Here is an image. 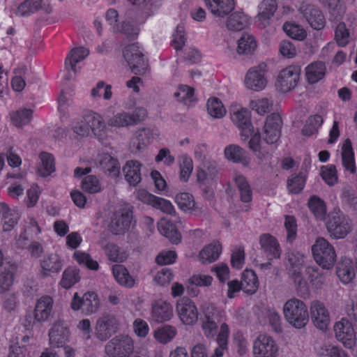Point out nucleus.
<instances>
[{
	"mask_svg": "<svg viewBox=\"0 0 357 357\" xmlns=\"http://www.w3.org/2000/svg\"><path fill=\"white\" fill-rule=\"evenodd\" d=\"M283 313L287 321L295 328H303L308 323L309 313L307 306L298 298L288 300L284 305Z\"/></svg>",
	"mask_w": 357,
	"mask_h": 357,
	"instance_id": "1",
	"label": "nucleus"
},
{
	"mask_svg": "<svg viewBox=\"0 0 357 357\" xmlns=\"http://www.w3.org/2000/svg\"><path fill=\"white\" fill-rule=\"evenodd\" d=\"M226 316L224 310L212 305L206 307L201 317L202 328L205 337L208 339L214 338L218 335V325L226 324Z\"/></svg>",
	"mask_w": 357,
	"mask_h": 357,
	"instance_id": "2",
	"label": "nucleus"
},
{
	"mask_svg": "<svg viewBox=\"0 0 357 357\" xmlns=\"http://www.w3.org/2000/svg\"><path fill=\"white\" fill-rule=\"evenodd\" d=\"M134 349V340L128 335L119 334L106 343L104 351L107 357H130Z\"/></svg>",
	"mask_w": 357,
	"mask_h": 357,
	"instance_id": "3",
	"label": "nucleus"
},
{
	"mask_svg": "<svg viewBox=\"0 0 357 357\" xmlns=\"http://www.w3.org/2000/svg\"><path fill=\"white\" fill-rule=\"evenodd\" d=\"M315 261L324 269L331 268L336 261L333 246L324 238H318L312 247Z\"/></svg>",
	"mask_w": 357,
	"mask_h": 357,
	"instance_id": "4",
	"label": "nucleus"
},
{
	"mask_svg": "<svg viewBox=\"0 0 357 357\" xmlns=\"http://www.w3.org/2000/svg\"><path fill=\"white\" fill-rule=\"evenodd\" d=\"M326 228L331 238H344L351 231V220L342 212L333 211L328 215Z\"/></svg>",
	"mask_w": 357,
	"mask_h": 357,
	"instance_id": "5",
	"label": "nucleus"
},
{
	"mask_svg": "<svg viewBox=\"0 0 357 357\" xmlns=\"http://www.w3.org/2000/svg\"><path fill=\"white\" fill-rule=\"evenodd\" d=\"M119 329V321L116 315L104 313L96 321L95 336L98 340L105 342L116 333Z\"/></svg>",
	"mask_w": 357,
	"mask_h": 357,
	"instance_id": "6",
	"label": "nucleus"
},
{
	"mask_svg": "<svg viewBox=\"0 0 357 357\" xmlns=\"http://www.w3.org/2000/svg\"><path fill=\"white\" fill-rule=\"evenodd\" d=\"M123 56L133 73L144 75L146 73L148 63L138 43H132L126 46L123 51Z\"/></svg>",
	"mask_w": 357,
	"mask_h": 357,
	"instance_id": "7",
	"label": "nucleus"
},
{
	"mask_svg": "<svg viewBox=\"0 0 357 357\" xmlns=\"http://www.w3.org/2000/svg\"><path fill=\"white\" fill-rule=\"evenodd\" d=\"M146 111L144 108H137L132 113L121 112L107 119V124L112 127L121 128L134 126L144 120Z\"/></svg>",
	"mask_w": 357,
	"mask_h": 357,
	"instance_id": "8",
	"label": "nucleus"
},
{
	"mask_svg": "<svg viewBox=\"0 0 357 357\" xmlns=\"http://www.w3.org/2000/svg\"><path fill=\"white\" fill-rule=\"evenodd\" d=\"M278 349L273 338L267 335H259L252 347L254 357H277Z\"/></svg>",
	"mask_w": 357,
	"mask_h": 357,
	"instance_id": "9",
	"label": "nucleus"
},
{
	"mask_svg": "<svg viewBox=\"0 0 357 357\" xmlns=\"http://www.w3.org/2000/svg\"><path fill=\"white\" fill-rule=\"evenodd\" d=\"M300 72V69L294 66L283 69L278 76L275 83L277 89L282 93L294 89L299 80Z\"/></svg>",
	"mask_w": 357,
	"mask_h": 357,
	"instance_id": "10",
	"label": "nucleus"
},
{
	"mask_svg": "<svg viewBox=\"0 0 357 357\" xmlns=\"http://www.w3.org/2000/svg\"><path fill=\"white\" fill-rule=\"evenodd\" d=\"M132 218V212L128 206L122 207L116 211L109 224V229L112 234L119 235L128 230Z\"/></svg>",
	"mask_w": 357,
	"mask_h": 357,
	"instance_id": "11",
	"label": "nucleus"
},
{
	"mask_svg": "<svg viewBox=\"0 0 357 357\" xmlns=\"http://www.w3.org/2000/svg\"><path fill=\"white\" fill-rule=\"evenodd\" d=\"M99 301L96 294L87 292L79 297L75 293L71 302V307L74 310H81L85 314H91L96 312L99 308Z\"/></svg>",
	"mask_w": 357,
	"mask_h": 357,
	"instance_id": "12",
	"label": "nucleus"
},
{
	"mask_svg": "<svg viewBox=\"0 0 357 357\" xmlns=\"http://www.w3.org/2000/svg\"><path fill=\"white\" fill-rule=\"evenodd\" d=\"M159 136L157 128H143L135 132L130 139V149L132 152L137 153L144 149L153 139Z\"/></svg>",
	"mask_w": 357,
	"mask_h": 357,
	"instance_id": "13",
	"label": "nucleus"
},
{
	"mask_svg": "<svg viewBox=\"0 0 357 357\" xmlns=\"http://www.w3.org/2000/svg\"><path fill=\"white\" fill-rule=\"evenodd\" d=\"M176 312L181 321L186 325L194 324L198 319V311L194 302L183 297L176 303Z\"/></svg>",
	"mask_w": 357,
	"mask_h": 357,
	"instance_id": "14",
	"label": "nucleus"
},
{
	"mask_svg": "<svg viewBox=\"0 0 357 357\" xmlns=\"http://www.w3.org/2000/svg\"><path fill=\"white\" fill-rule=\"evenodd\" d=\"M70 330L63 321H56L49 331V341L52 347H64L70 340Z\"/></svg>",
	"mask_w": 357,
	"mask_h": 357,
	"instance_id": "15",
	"label": "nucleus"
},
{
	"mask_svg": "<svg viewBox=\"0 0 357 357\" xmlns=\"http://www.w3.org/2000/svg\"><path fill=\"white\" fill-rule=\"evenodd\" d=\"M265 70L266 65L263 63L251 68L248 71L245 78V86L248 89L256 91L264 89L267 83L264 77Z\"/></svg>",
	"mask_w": 357,
	"mask_h": 357,
	"instance_id": "16",
	"label": "nucleus"
},
{
	"mask_svg": "<svg viewBox=\"0 0 357 357\" xmlns=\"http://www.w3.org/2000/svg\"><path fill=\"white\" fill-rule=\"evenodd\" d=\"M335 337L347 348L351 349L356 344V335L351 324L345 319L335 323L334 326Z\"/></svg>",
	"mask_w": 357,
	"mask_h": 357,
	"instance_id": "17",
	"label": "nucleus"
},
{
	"mask_svg": "<svg viewBox=\"0 0 357 357\" xmlns=\"http://www.w3.org/2000/svg\"><path fill=\"white\" fill-rule=\"evenodd\" d=\"M231 119L240 130L241 135L244 137V140L252 135L253 127L249 110L245 108L234 110L231 113Z\"/></svg>",
	"mask_w": 357,
	"mask_h": 357,
	"instance_id": "18",
	"label": "nucleus"
},
{
	"mask_svg": "<svg viewBox=\"0 0 357 357\" xmlns=\"http://www.w3.org/2000/svg\"><path fill=\"white\" fill-rule=\"evenodd\" d=\"M282 119L277 113H273L266 118L264 124V139L267 144L278 142L280 135Z\"/></svg>",
	"mask_w": 357,
	"mask_h": 357,
	"instance_id": "19",
	"label": "nucleus"
},
{
	"mask_svg": "<svg viewBox=\"0 0 357 357\" xmlns=\"http://www.w3.org/2000/svg\"><path fill=\"white\" fill-rule=\"evenodd\" d=\"M310 314L312 320L317 328L321 331L327 329L330 322L329 313L321 302L319 301L312 302Z\"/></svg>",
	"mask_w": 357,
	"mask_h": 357,
	"instance_id": "20",
	"label": "nucleus"
},
{
	"mask_svg": "<svg viewBox=\"0 0 357 357\" xmlns=\"http://www.w3.org/2000/svg\"><path fill=\"white\" fill-rule=\"evenodd\" d=\"M211 13L215 17L224 18L235 8L234 0H204Z\"/></svg>",
	"mask_w": 357,
	"mask_h": 357,
	"instance_id": "21",
	"label": "nucleus"
},
{
	"mask_svg": "<svg viewBox=\"0 0 357 357\" xmlns=\"http://www.w3.org/2000/svg\"><path fill=\"white\" fill-rule=\"evenodd\" d=\"M259 244L268 260L280 259L282 250L278 241L269 234H263L259 237Z\"/></svg>",
	"mask_w": 357,
	"mask_h": 357,
	"instance_id": "22",
	"label": "nucleus"
},
{
	"mask_svg": "<svg viewBox=\"0 0 357 357\" xmlns=\"http://www.w3.org/2000/svg\"><path fill=\"white\" fill-rule=\"evenodd\" d=\"M301 12L310 25L314 29L320 30L325 25V18L321 11L313 5H303Z\"/></svg>",
	"mask_w": 357,
	"mask_h": 357,
	"instance_id": "23",
	"label": "nucleus"
},
{
	"mask_svg": "<svg viewBox=\"0 0 357 357\" xmlns=\"http://www.w3.org/2000/svg\"><path fill=\"white\" fill-rule=\"evenodd\" d=\"M152 318L156 322L169 321L173 316V309L169 303L158 300L152 305Z\"/></svg>",
	"mask_w": 357,
	"mask_h": 357,
	"instance_id": "24",
	"label": "nucleus"
},
{
	"mask_svg": "<svg viewBox=\"0 0 357 357\" xmlns=\"http://www.w3.org/2000/svg\"><path fill=\"white\" fill-rule=\"evenodd\" d=\"M84 119L89 126V130L98 137H102L106 130V124L102 117L93 111H87L83 114Z\"/></svg>",
	"mask_w": 357,
	"mask_h": 357,
	"instance_id": "25",
	"label": "nucleus"
},
{
	"mask_svg": "<svg viewBox=\"0 0 357 357\" xmlns=\"http://www.w3.org/2000/svg\"><path fill=\"white\" fill-rule=\"evenodd\" d=\"M40 267L43 275L47 277L52 273L60 272L63 267V262L58 255L52 253L43 257L40 261Z\"/></svg>",
	"mask_w": 357,
	"mask_h": 357,
	"instance_id": "26",
	"label": "nucleus"
},
{
	"mask_svg": "<svg viewBox=\"0 0 357 357\" xmlns=\"http://www.w3.org/2000/svg\"><path fill=\"white\" fill-rule=\"evenodd\" d=\"M342 164L344 170L350 174L356 172V166L354 157V152L350 139H346L342 146Z\"/></svg>",
	"mask_w": 357,
	"mask_h": 357,
	"instance_id": "27",
	"label": "nucleus"
},
{
	"mask_svg": "<svg viewBox=\"0 0 357 357\" xmlns=\"http://www.w3.org/2000/svg\"><path fill=\"white\" fill-rule=\"evenodd\" d=\"M53 307V299L48 296L40 298L36 304L34 309L35 319L38 322L47 320L50 317Z\"/></svg>",
	"mask_w": 357,
	"mask_h": 357,
	"instance_id": "28",
	"label": "nucleus"
},
{
	"mask_svg": "<svg viewBox=\"0 0 357 357\" xmlns=\"http://www.w3.org/2000/svg\"><path fill=\"white\" fill-rule=\"evenodd\" d=\"M141 162L137 160H128L123 167L125 179L132 186H137L142 181Z\"/></svg>",
	"mask_w": 357,
	"mask_h": 357,
	"instance_id": "29",
	"label": "nucleus"
},
{
	"mask_svg": "<svg viewBox=\"0 0 357 357\" xmlns=\"http://www.w3.org/2000/svg\"><path fill=\"white\" fill-rule=\"evenodd\" d=\"M0 213L2 215L3 230L4 231H11L20 219L18 211L15 208H10L5 203H1Z\"/></svg>",
	"mask_w": 357,
	"mask_h": 357,
	"instance_id": "30",
	"label": "nucleus"
},
{
	"mask_svg": "<svg viewBox=\"0 0 357 357\" xmlns=\"http://www.w3.org/2000/svg\"><path fill=\"white\" fill-rule=\"evenodd\" d=\"M158 229L159 232L167 238L172 243L178 244L180 243L181 235L171 221L165 218L161 219L158 223Z\"/></svg>",
	"mask_w": 357,
	"mask_h": 357,
	"instance_id": "31",
	"label": "nucleus"
},
{
	"mask_svg": "<svg viewBox=\"0 0 357 357\" xmlns=\"http://www.w3.org/2000/svg\"><path fill=\"white\" fill-rule=\"evenodd\" d=\"M337 275L344 284H348L356 275L352 261L349 258L342 259L337 266Z\"/></svg>",
	"mask_w": 357,
	"mask_h": 357,
	"instance_id": "32",
	"label": "nucleus"
},
{
	"mask_svg": "<svg viewBox=\"0 0 357 357\" xmlns=\"http://www.w3.org/2000/svg\"><path fill=\"white\" fill-rule=\"evenodd\" d=\"M258 8L257 19L261 22V25L265 27L277 9L276 2L275 0H264Z\"/></svg>",
	"mask_w": 357,
	"mask_h": 357,
	"instance_id": "33",
	"label": "nucleus"
},
{
	"mask_svg": "<svg viewBox=\"0 0 357 357\" xmlns=\"http://www.w3.org/2000/svg\"><path fill=\"white\" fill-rule=\"evenodd\" d=\"M222 252V245L218 241L205 246L199 252L200 261L204 264H211L216 261Z\"/></svg>",
	"mask_w": 357,
	"mask_h": 357,
	"instance_id": "34",
	"label": "nucleus"
},
{
	"mask_svg": "<svg viewBox=\"0 0 357 357\" xmlns=\"http://www.w3.org/2000/svg\"><path fill=\"white\" fill-rule=\"evenodd\" d=\"M306 77L309 83L314 84L321 80L326 75V67L321 61H315L309 64L306 68Z\"/></svg>",
	"mask_w": 357,
	"mask_h": 357,
	"instance_id": "35",
	"label": "nucleus"
},
{
	"mask_svg": "<svg viewBox=\"0 0 357 357\" xmlns=\"http://www.w3.org/2000/svg\"><path fill=\"white\" fill-rule=\"evenodd\" d=\"M89 54V50L83 47L73 49L65 60L66 68L76 72V63L84 59Z\"/></svg>",
	"mask_w": 357,
	"mask_h": 357,
	"instance_id": "36",
	"label": "nucleus"
},
{
	"mask_svg": "<svg viewBox=\"0 0 357 357\" xmlns=\"http://www.w3.org/2000/svg\"><path fill=\"white\" fill-rule=\"evenodd\" d=\"M112 273L115 280L120 285L127 288H132L135 285V280L123 265H114L112 268Z\"/></svg>",
	"mask_w": 357,
	"mask_h": 357,
	"instance_id": "37",
	"label": "nucleus"
},
{
	"mask_svg": "<svg viewBox=\"0 0 357 357\" xmlns=\"http://www.w3.org/2000/svg\"><path fill=\"white\" fill-rule=\"evenodd\" d=\"M233 178L238 189L241 200L243 202H250L252 198V192L245 177L241 174L235 173Z\"/></svg>",
	"mask_w": 357,
	"mask_h": 357,
	"instance_id": "38",
	"label": "nucleus"
},
{
	"mask_svg": "<svg viewBox=\"0 0 357 357\" xmlns=\"http://www.w3.org/2000/svg\"><path fill=\"white\" fill-rule=\"evenodd\" d=\"M244 292L252 294L259 287V281L256 273L252 270H245L242 274L241 282Z\"/></svg>",
	"mask_w": 357,
	"mask_h": 357,
	"instance_id": "39",
	"label": "nucleus"
},
{
	"mask_svg": "<svg viewBox=\"0 0 357 357\" xmlns=\"http://www.w3.org/2000/svg\"><path fill=\"white\" fill-rule=\"evenodd\" d=\"M248 17L243 12L236 11L231 14L227 21V27L232 31H241L247 26Z\"/></svg>",
	"mask_w": 357,
	"mask_h": 357,
	"instance_id": "40",
	"label": "nucleus"
},
{
	"mask_svg": "<svg viewBox=\"0 0 357 357\" xmlns=\"http://www.w3.org/2000/svg\"><path fill=\"white\" fill-rule=\"evenodd\" d=\"M15 266L8 265L0 272V294L10 289L14 282Z\"/></svg>",
	"mask_w": 357,
	"mask_h": 357,
	"instance_id": "41",
	"label": "nucleus"
},
{
	"mask_svg": "<svg viewBox=\"0 0 357 357\" xmlns=\"http://www.w3.org/2000/svg\"><path fill=\"white\" fill-rule=\"evenodd\" d=\"M257 47V43L255 38L248 33H244L238 40L237 53L238 54H252Z\"/></svg>",
	"mask_w": 357,
	"mask_h": 357,
	"instance_id": "42",
	"label": "nucleus"
},
{
	"mask_svg": "<svg viewBox=\"0 0 357 357\" xmlns=\"http://www.w3.org/2000/svg\"><path fill=\"white\" fill-rule=\"evenodd\" d=\"M109 260L113 262L121 263L126 260L128 257L127 252L121 250L116 244L108 243L102 246Z\"/></svg>",
	"mask_w": 357,
	"mask_h": 357,
	"instance_id": "43",
	"label": "nucleus"
},
{
	"mask_svg": "<svg viewBox=\"0 0 357 357\" xmlns=\"http://www.w3.org/2000/svg\"><path fill=\"white\" fill-rule=\"evenodd\" d=\"M99 167L105 172L116 175L119 173V161L107 153L100 155L98 158Z\"/></svg>",
	"mask_w": 357,
	"mask_h": 357,
	"instance_id": "44",
	"label": "nucleus"
},
{
	"mask_svg": "<svg viewBox=\"0 0 357 357\" xmlns=\"http://www.w3.org/2000/svg\"><path fill=\"white\" fill-rule=\"evenodd\" d=\"M17 243L22 248H26L31 256L34 258H38L43 252L42 245L36 241H32L29 243V237L25 234H20L17 239Z\"/></svg>",
	"mask_w": 357,
	"mask_h": 357,
	"instance_id": "45",
	"label": "nucleus"
},
{
	"mask_svg": "<svg viewBox=\"0 0 357 357\" xmlns=\"http://www.w3.org/2000/svg\"><path fill=\"white\" fill-rule=\"evenodd\" d=\"M41 165L38 169V174L42 177H46L55 171L54 156L48 153H40Z\"/></svg>",
	"mask_w": 357,
	"mask_h": 357,
	"instance_id": "46",
	"label": "nucleus"
},
{
	"mask_svg": "<svg viewBox=\"0 0 357 357\" xmlns=\"http://www.w3.org/2000/svg\"><path fill=\"white\" fill-rule=\"evenodd\" d=\"M229 335V329L227 324H222L220 327V331L218 334L216 340L218 347L215 349V357H222L224 351L227 347L228 337Z\"/></svg>",
	"mask_w": 357,
	"mask_h": 357,
	"instance_id": "47",
	"label": "nucleus"
},
{
	"mask_svg": "<svg viewBox=\"0 0 357 357\" xmlns=\"http://www.w3.org/2000/svg\"><path fill=\"white\" fill-rule=\"evenodd\" d=\"M33 111L28 109H22L13 112L10 114L11 121L16 127H22L28 124L32 118Z\"/></svg>",
	"mask_w": 357,
	"mask_h": 357,
	"instance_id": "48",
	"label": "nucleus"
},
{
	"mask_svg": "<svg viewBox=\"0 0 357 357\" xmlns=\"http://www.w3.org/2000/svg\"><path fill=\"white\" fill-rule=\"evenodd\" d=\"M80 279L79 270L76 268H66L62 275L60 284L65 289H69Z\"/></svg>",
	"mask_w": 357,
	"mask_h": 357,
	"instance_id": "49",
	"label": "nucleus"
},
{
	"mask_svg": "<svg viewBox=\"0 0 357 357\" xmlns=\"http://www.w3.org/2000/svg\"><path fill=\"white\" fill-rule=\"evenodd\" d=\"M174 96L178 100L183 102L185 105L195 100L194 89L188 85H180Z\"/></svg>",
	"mask_w": 357,
	"mask_h": 357,
	"instance_id": "50",
	"label": "nucleus"
},
{
	"mask_svg": "<svg viewBox=\"0 0 357 357\" xmlns=\"http://www.w3.org/2000/svg\"><path fill=\"white\" fill-rule=\"evenodd\" d=\"M245 151L238 145L231 144L225 149V158L234 162H243L245 158Z\"/></svg>",
	"mask_w": 357,
	"mask_h": 357,
	"instance_id": "51",
	"label": "nucleus"
},
{
	"mask_svg": "<svg viewBox=\"0 0 357 357\" xmlns=\"http://www.w3.org/2000/svg\"><path fill=\"white\" fill-rule=\"evenodd\" d=\"M322 123L323 119L321 116L318 114L311 116L306 121L305 125L302 130V132L304 135L311 136L317 132Z\"/></svg>",
	"mask_w": 357,
	"mask_h": 357,
	"instance_id": "52",
	"label": "nucleus"
},
{
	"mask_svg": "<svg viewBox=\"0 0 357 357\" xmlns=\"http://www.w3.org/2000/svg\"><path fill=\"white\" fill-rule=\"evenodd\" d=\"M342 202L353 208H357V196L355 190L349 185H345L341 190Z\"/></svg>",
	"mask_w": 357,
	"mask_h": 357,
	"instance_id": "53",
	"label": "nucleus"
},
{
	"mask_svg": "<svg viewBox=\"0 0 357 357\" xmlns=\"http://www.w3.org/2000/svg\"><path fill=\"white\" fill-rule=\"evenodd\" d=\"M208 113L213 117L220 119L226 114V109L221 101L217 98H210L207 102Z\"/></svg>",
	"mask_w": 357,
	"mask_h": 357,
	"instance_id": "54",
	"label": "nucleus"
},
{
	"mask_svg": "<svg viewBox=\"0 0 357 357\" xmlns=\"http://www.w3.org/2000/svg\"><path fill=\"white\" fill-rule=\"evenodd\" d=\"M308 206L317 218L321 220L324 218L326 213V208L322 199L317 196H312L309 200Z\"/></svg>",
	"mask_w": 357,
	"mask_h": 357,
	"instance_id": "55",
	"label": "nucleus"
},
{
	"mask_svg": "<svg viewBox=\"0 0 357 357\" xmlns=\"http://www.w3.org/2000/svg\"><path fill=\"white\" fill-rule=\"evenodd\" d=\"M41 0H25L17 8L16 14L22 16H29L39 9Z\"/></svg>",
	"mask_w": 357,
	"mask_h": 357,
	"instance_id": "56",
	"label": "nucleus"
},
{
	"mask_svg": "<svg viewBox=\"0 0 357 357\" xmlns=\"http://www.w3.org/2000/svg\"><path fill=\"white\" fill-rule=\"evenodd\" d=\"M175 201L178 207L184 211L195 209V202L192 195L188 192H181L176 195Z\"/></svg>",
	"mask_w": 357,
	"mask_h": 357,
	"instance_id": "57",
	"label": "nucleus"
},
{
	"mask_svg": "<svg viewBox=\"0 0 357 357\" xmlns=\"http://www.w3.org/2000/svg\"><path fill=\"white\" fill-rule=\"evenodd\" d=\"M305 184V176L302 174L292 175L287 180V189L289 193L298 194L302 191Z\"/></svg>",
	"mask_w": 357,
	"mask_h": 357,
	"instance_id": "58",
	"label": "nucleus"
},
{
	"mask_svg": "<svg viewBox=\"0 0 357 357\" xmlns=\"http://www.w3.org/2000/svg\"><path fill=\"white\" fill-rule=\"evenodd\" d=\"M324 3H327L331 20L339 21L341 20L344 10L340 4V0H321Z\"/></svg>",
	"mask_w": 357,
	"mask_h": 357,
	"instance_id": "59",
	"label": "nucleus"
},
{
	"mask_svg": "<svg viewBox=\"0 0 357 357\" xmlns=\"http://www.w3.org/2000/svg\"><path fill=\"white\" fill-rule=\"evenodd\" d=\"M152 206L165 213L171 215L172 218H174L172 221L177 222L178 218L176 216L175 209L169 200L156 197Z\"/></svg>",
	"mask_w": 357,
	"mask_h": 357,
	"instance_id": "60",
	"label": "nucleus"
},
{
	"mask_svg": "<svg viewBox=\"0 0 357 357\" xmlns=\"http://www.w3.org/2000/svg\"><path fill=\"white\" fill-rule=\"evenodd\" d=\"M176 333L175 328L171 326H165L155 331V338L162 344L170 342Z\"/></svg>",
	"mask_w": 357,
	"mask_h": 357,
	"instance_id": "61",
	"label": "nucleus"
},
{
	"mask_svg": "<svg viewBox=\"0 0 357 357\" xmlns=\"http://www.w3.org/2000/svg\"><path fill=\"white\" fill-rule=\"evenodd\" d=\"M193 170V162L190 157L185 155L181 158L180 163V178L181 180L186 182Z\"/></svg>",
	"mask_w": 357,
	"mask_h": 357,
	"instance_id": "62",
	"label": "nucleus"
},
{
	"mask_svg": "<svg viewBox=\"0 0 357 357\" xmlns=\"http://www.w3.org/2000/svg\"><path fill=\"white\" fill-rule=\"evenodd\" d=\"M74 257L78 264H83L91 270L97 271L99 268L98 263L87 253L76 251L74 253Z\"/></svg>",
	"mask_w": 357,
	"mask_h": 357,
	"instance_id": "63",
	"label": "nucleus"
},
{
	"mask_svg": "<svg viewBox=\"0 0 357 357\" xmlns=\"http://www.w3.org/2000/svg\"><path fill=\"white\" fill-rule=\"evenodd\" d=\"M84 191L93 194L100 191L101 188L98 178L94 176H87L82 183Z\"/></svg>",
	"mask_w": 357,
	"mask_h": 357,
	"instance_id": "64",
	"label": "nucleus"
}]
</instances>
